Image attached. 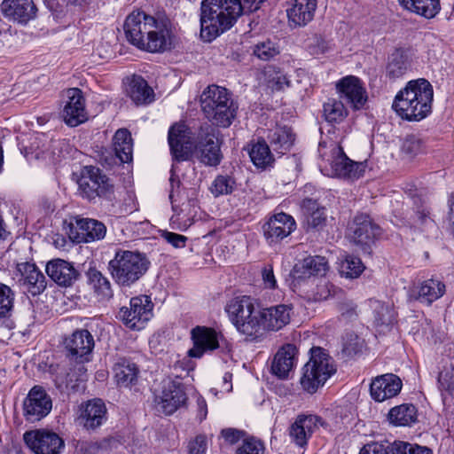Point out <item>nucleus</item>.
Wrapping results in <instances>:
<instances>
[{
	"instance_id": "1",
	"label": "nucleus",
	"mask_w": 454,
	"mask_h": 454,
	"mask_svg": "<svg viewBox=\"0 0 454 454\" xmlns=\"http://www.w3.org/2000/svg\"><path fill=\"white\" fill-rule=\"evenodd\" d=\"M265 0H203L200 36L207 42L231 28L243 12H253Z\"/></svg>"
},
{
	"instance_id": "2",
	"label": "nucleus",
	"mask_w": 454,
	"mask_h": 454,
	"mask_svg": "<svg viewBox=\"0 0 454 454\" xmlns=\"http://www.w3.org/2000/svg\"><path fill=\"white\" fill-rule=\"evenodd\" d=\"M433 98V86L427 80H411L395 95L392 108L403 120L419 121L431 114Z\"/></svg>"
},
{
	"instance_id": "3",
	"label": "nucleus",
	"mask_w": 454,
	"mask_h": 454,
	"mask_svg": "<svg viewBox=\"0 0 454 454\" xmlns=\"http://www.w3.org/2000/svg\"><path fill=\"white\" fill-rule=\"evenodd\" d=\"M200 106L213 127L229 128L236 120L239 103L224 87L208 85L200 95Z\"/></svg>"
},
{
	"instance_id": "4",
	"label": "nucleus",
	"mask_w": 454,
	"mask_h": 454,
	"mask_svg": "<svg viewBox=\"0 0 454 454\" xmlns=\"http://www.w3.org/2000/svg\"><path fill=\"white\" fill-rule=\"evenodd\" d=\"M340 100L329 98L324 104V114L329 122H338L343 120L348 113L344 106L345 101L355 110L364 107L367 101V94L361 81L356 76H346L336 84Z\"/></svg>"
},
{
	"instance_id": "5",
	"label": "nucleus",
	"mask_w": 454,
	"mask_h": 454,
	"mask_svg": "<svg viewBox=\"0 0 454 454\" xmlns=\"http://www.w3.org/2000/svg\"><path fill=\"white\" fill-rule=\"evenodd\" d=\"M150 261L143 253L118 249L108 262L107 270L116 285L126 288L135 285L148 270Z\"/></svg>"
},
{
	"instance_id": "6",
	"label": "nucleus",
	"mask_w": 454,
	"mask_h": 454,
	"mask_svg": "<svg viewBox=\"0 0 454 454\" xmlns=\"http://www.w3.org/2000/svg\"><path fill=\"white\" fill-rule=\"evenodd\" d=\"M226 311L236 329L246 336L247 340H263L262 311L257 309L249 296L236 298L230 301Z\"/></svg>"
},
{
	"instance_id": "7",
	"label": "nucleus",
	"mask_w": 454,
	"mask_h": 454,
	"mask_svg": "<svg viewBox=\"0 0 454 454\" xmlns=\"http://www.w3.org/2000/svg\"><path fill=\"white\" fill-rule=\"evenodd\" d=\"M318 153L325 166H321V171L329 176L339 177L347 180H355L361 177L365 167L362 162L350 160L343 151V148L336 142H320Z\"/></svg>"
},
{
	"instance_id": "8",
	"label": "nucleus",
	"mask_w": 454,
	"mask_h": 454,
	"mask_svg": "<svg viewBox=\"0 0 454 454\" xmlns=\"http://www.w3.org/2000/svg\"><path fill=\"white\" fill-rule=\"evenodd\" d=\"M335 372L329 355L322 348L314 347L310 349L309 360L302 368L301 387L305 392L314 394Z\"/></svg>"
},
{
	"instance_id": "9",
	"label": "nucleus",
	"mask_w": 454,
	"mask_h": 454,
	"mask_svg": "<svg viewBox=\"0 0 454 454\" xmlns=\"http://www.w3.org/2000/svg\"><path fill=\"white\" fill-rule=\"evenodd\" d=\"M78 186L82 197L90 202H96L97 199L111 202L115 199L114 184L98 168L85 167Z\"/></svg>"
},
{
	"instance_id": "10",
	"label": "nucleus",
	"mask_w": 454,
	"mask_h": 454,
	"mask_svg": "<svg viewBox=\"0 0 454 454\" xmlns=\"http://www.w3.org/2000/svg\"><path fill=\"white\" fill-rule=\"evenodd\" d=\"M220 131L210 124L201 125L193 145L198 160L207 167H217L223 155L221 151Z\"/></svg>"
},
{
	"instance_id": "11",
	"label": "nucleus",
	"mask_w": 454,
	"mask_h": 454,
	"mask_svg": "<svg viewBox=\"0 0 454 454\" xmlns=\"http://www.w3.org/2000/svg\"><path fill=\"white\" fill-rule=\"evenodd\" d=\"M153 304L147 295L132 297L129 306L120 309L118 317L123 324L132 329L140 330L153 316Z\"/></svg>"
},
{
	"instance_id": "12",
	"label": "nucleus",
	"mask_w": 454,
	"mask_h": 454,
	"mask_svg": "<svg viewBox=\"0 0 454 454\" xmlns=\"http://www.w3.org/2000/svg\"><path fill=\"white\" fill-rule=\"evenodd\" d=\"M350 231L352 242L370 255L372 246L381 235V228L369 215L362 214L354 218Z\"/></svg>"
},
{
	"instance_id": "13",
	"label": "nucleus",
	"mask_w": 454,
	"mask_h": 454,
	"mask_svg": "<svg viewBox=\"0 0 454 454\" xmlns=\"http://www.w3.org/2000/svg\"><path fill=\"white\" fill-rule=\"evenodd\" d=\"M63 344L70 361L83 364L90 360L95 341L87 329H76L65 338Z\"/></svg>"
},
{
	"instance_id": "14",
	"label": "nucleus",
	"mask_w": 454,
	"mask_h": 454,
	"mask_svg": "<svg viewBox=\"0 0 454 454\" xmlns=\"http://www.w3.org/2000/svg\"><path fill=\"white\" fill-rule=\"evenodd\" d=\"M22 408L27 421L37 422L51 412L52 400L43 387L35 385L28 391Z\"/></svg>"
},
{
	"instance_id": "15",
	"label": "nucleus",
	"mask_w": 454,
	"mask_h": 454,
	"mask_svg": "<svg viewBox=\"0 0 454 454\" xmlns=\"http://www.w3.org/2000/svg\"><path fill=\"white\" fill-rule=\"evenodd\" d=\"M155 17L146 14L144 11L132 12L126 18L123 26L127 40L141 50L145 45L146 36L151 32L152 26L155 24Z\"/></svg>"
},
{
	"instance_id": "16",
	"label": "nucleus",
	"mask_w": 454,
	"mask_h": 454,
	"mask_svg": "<svg viewBox=\"0 0 454 454\" xmlns=\"http://www.w3.org/2000/svg\"><path fill=\"white\" fill-rule=\"evenodd\" d=\"M23 439L35 454H60L65 446L64 440L58 434L45 429L27 431Z\"/></svg>"
},
{
	"instance_id": "17",
	"label": "nucleus",
	"mask_w": 454,
	"mask_h": 454,
	"mask_svg": "<svg viewBox=\"0 0 454 454\" xmlns=\"http://www.w3.org/2000/svg\"><path fill=\"white\" fill-rule=\"evenodd\" d=\"M141 50L149 52H164L173 47L174 35L171 23L167 19H156Z\"/></svg>"
},
{
	"instance_id": "18",
	"label": "nucleus",
	"mask_w": 454,
	"mask_h": 454,
	"mask_svg": "<svg viewBox=\"0 0 454 454\" xmlns=\"http://www.w3.org/2000/svg\"><path fill=\"white\" fill-rule=\"evenodd\" d=\"M70 236L76 243H90L102 240L106 234L104 223L92 218L75 217L71 223Z\"/></svg>"
},
{
	"instance_id": "19",
	"label": "nucleus",
	"mask_w": 454,
	"mask_h": 454,
	"mask_svg": "<svg viewBox=\"0 0 454 454\" xmlns=\"http://www.w3.org/2000/svg\"><path fill=\"white\" fill-rule=\"evenodd\" d=\"M15 278L20 286L33 296L42 294L46 288V278L34 263H18Z\"/></svg>"
},
{
	"instance_id": "20",
	"label": "nucleus",
	"mask_w": 454,
	"mask_h": 454,
	"mask_svg": "<svg viewBox=\"0 0 454 454\" xmlns=\"http://www.w3.org/2000/svg\"><path fill=\"white\" fill-rule=\"evenodd\" d=\"M296 229L294 217L284 212L271 215L263 224V235L270 244L278 243Z\"/></svg>"
},
{
	"instance_id": "21",
	"label": "nucleus",
	"mask_w": 454,
	"mask_h": 454,
	"mask_svg": "<svg viewBox=\"0 0 454 454\" xmlns=\"http://www.w3.org/2000/svg\"><path fill=\"white\" fill-rule=\"evenodd\" d=\"M67 101L62 111L64 121L70 127H76L87 121L85 99L82 91L78 88L67 90Z\"/></svg>"
},
{
	"instance_id": "22",
	"label": "nucleus",
	"mask_w": 454,
	"mask_h": 454,
	"mask_svg": "<svg viewBox=\"0 0 454 454\" xmlns=\"http://www.w3.org/2000/svg\"><path fill=\"white\" fill-rule=\"evenodd\" d=\"M184 124L176 123L168 130V141L174 160H188L192 153V143Z\"/></svg>"
},
{
	"instance_id": "23",
	"label": "nucleus",
	"mask_w": 454,
	"mask_h": 454,
	"mask_svg": "<svg viewBox=\"0 0 454 454\" xmlns=\"http://www.w3.org/2000/svg\"><path fill=\"white\" fill-rule=\"evenodd\" d=\"M323 424V419L317 415H299L289 427V436L296 445L304 447L315 430Z\"/></svg>"
},
{
	"instance_id": "24",
	"label": "nucleus",
	"mask_w": 454,
	"mask_h": 454,
	"mask_svg": "<svg viewBox=\"0 0 454 454\" xmlns=\"http://www.w3.org/2000/svg\"><path fill=\"white\" fill-rule=\"evenodd\" d=\"M403 387L401 379L393 373L377 376L370 385V394L376 402H383L396 396Z\"/></svg>"
},
{
	"instance_id": "25",
	"label": "nucleus",
	"mask_w": 454,
	"mask_h": 454,
	"mask_svg": "<svg viewBox=\"0 0 454 454\" xmlns=\"http://www.w3.org/2000/svg\"><path fill=\"white\" fill-rule=\"evenodd\" d=\"M193 347L188 351V356L200 358L206 352L219 348L217 333L206 326H196L191 332Z\"/></svg>"
},
{
	"instance_id": "26",
	"label": "nucleus",
	"mask_w": 454,
	"mask_h": 454,
	"mask_svg": "<svg viewBox=\"0 0 454 454\" xmlns=\"http://www.w3.org/2000/svg\"><path fill=\"white\" fill-rule=\"evenodd\" d=\"M158 402L162 411L170 415L185 403L186 394L180 382L171 380H164L161 395Z\"/></svg>"
},
{
	"instance_id": "27",
	"label": "nucleus",
	"mask_w": 454,
	"mask_h": 454,
	"mask_svg": "<svg viewBox=\"0 0 454 454\" xmlns=\"http://www.w3.org/2000/svg\"><path fill=\"white\" fill-rule=\"evenodd\" d=\"M46 272L58 286H72L81 277L73 263L63 259H53L47 262Z\"/></svg>"
},
{
	"instance_id": "28",
	"label": "nucleus",
	"mask_w": 454,
	"mask_h": 454,
	"mask_svg": "<svg viewBox=\"0 0 454 454\" xmlns=\"http://www.w3.org/2000/svg\"><path fill=\"white\" fill-rule=\"evenodd\" d=\"M297 356L298 348L295 345L291 343L283 345L272 359L270 366L272 374L281 380L287 379L289 372L295 366Z\"/></svg>"
},
{
	"instance_id": "29",
	"label": "nucleus",
	"mask_w": 454,
	"mask_h": 454,
	"mask_svg": "<svg viewBox=\"0 0 454 454\" xmlns=\"http://www.w3.org/2000/svg\"><path fill=\"white\" fill-rule=\"evenodd\" d=\"M262 326L263 328V339L266 332H277L281 330L290 322L291 308L285 304L271 306L261 309Z\"/></svg>"
},
{
	"instance_id": "30",
	"label": "nucleus",
	"mask_w": 454,
	"mask_h": 454,
	"mask_svg": "<svg viewBox=\"0 0 454 454\" xmlns=\"http://www.w3.org/2000/svg\"><path fill=\"white\" fill-rule=\"evenodd\" d=\"M1 10L5 17L22 24L34 19L37 12L33 0H4Z\"/></svg>"
},
{
	"instance_id": "31",
	"label": "nucleus",
	"mask_w": 454,
	"mask_h": 454,
	"mask_svg": "<svg viewBox=\"0 0 454 454\" xmlns=\"http://www.w3.org/2000/svg\"><path fill=\"white\" fill-rule=\"evenodd\" d=\"M328 270L329 265L325 257L309 255L295 263L292 274L296 279H304L311 276H323Z\"/></svg>"
},
{
	"instance_id": "32",
	"label": "nucleus",
	"mask_w": 454,
	"mask_h": 454,
	"mask_svg": "<svg viewBox=\"0 0 454 454\" xmlns=\"http://www.w3.org/2000/svg\"><path fill=\"white\" fill-rule=\"evenodd\" d=\"M411 68V60L408 51L403 48H395L392 53L387 56L386 64V77L391 81H395L403 77Z\"/></svg>"
},
{
	"instance_id": "33",
	"label": "nucleus",
	"mask_w": 454,
	"mask_h": 454,
	"mask_svg": "<svg viewBox=\"0 0 454 454\" xmlns=\"http://www.w3.org/2000/svg\"><path fill=\"white\" fill-rule=\"evenodd\" d=\"M289 4L290 7L286 10L289 21L303 27L313 20L317 0H290Z\"/></svg>"
},
{
	"instance_id": "34",
	"label": "nucleus",
	"mask_w": 454,
	"mask_h": 454,
	"mask_svg": "<svg viewBox=\"0 0 454 454\" xmlns=\"http://www.w3.org/2000/svg\"><path fill=\"white\" fill-rule=\"evenodd\" d=\"M106 408L101 399L89 401L79 418L87 430H95L106 420Z\"/></svg>"
},
{
	"instance_id": "35",
	"label": "nucleus",
	"mask_w": 454,
	"mask_h": 454,
	"mask_svg": "<svg viewBox=\"0 0 454 454\" xmlns=\"http://www.w3.org/2000/svg\"><path fill=\"white\" fill-rule=\"evenodd\" d=\"M301 213L308 229L320 230L325 225V208L317 200L306 198L301 202Z\"/></svg>"
},
{
	"instance_id": "36",
	"label": "nucleus",
	"mask_w": 454,
	"mask_h": 454,
	"mask_svg": "<svg viewBox=\"0 0 454 454\" xmlns=\"http://www.w3.org/2000/svg\"><path fill=\"white\" fill-rule=\"evenodd\" d=\"M268 140L273 151L284 155L293 146L294 142V134L290 127L277 126L270 130Z\"/></svg>"
},
{
	"instance_id": "37",
	"label": "nucleus",
	"mask_w": 454,
	"mask_h": 454,
	"mask_svg": "<svg viewBox=\"0 0 454 454\" xmlns=\"http://www.w3.org/2000/svg\"><path fill=\"white\" fill-rule=\"evenodd\" d=\"M398 3L404 10L426 19L434 18L441 10L440 0H398Z\"/></svg>"
},
{
	"instance_id": "38",
	"label": "nucleus",
	"mask_w": 454,
	"mask_h": 454,
	"mask_svg": "<svg viewBox=\"0 0 454 454\" xmlns=\"http://www.w3.org/2000/svg\"><path fill=\"white\" fill-rule=\"evenodd\" d=\"M128 95L136 105H147L154 100L153 90L139 75H134L129 86Z\"/></svg>"
},
{
	"instance_id": "39",
	"label": "nucleus",
	"mask_w": 454,
	"mask_h": 454,
	"mask_svg": "<svg viewBox=\"0 0 454 454\" xmlns=\"http://www.w3.org/2000/svg\"><path fill=\"white\" fill-rule=\"evenodd\" d=\"M413 293L416 300L429 305L443 295L445 286L441 281L431 278L422 282Z\"/></svg>"
},
{
	"instance_id": "40",
	"label": "nucleus",
	"mask_w": 454,
	"mask_h": 454,
	"mask_svg": "<svg viewBox=\"0 0 454 454\" xmlns=\"http://www.w3.org/2000/svg\"><path fill=\"white\" fill-rule=\"evenodd\" d=\"M87 283L94 293L102 299H110L114 295L109 279L96 268L90 267L86 272Z\"/></svg>"
},
{
	"instance_id": "41",
	"label": "nucleus",
	"mask_w": 454,
	"mask_h": 454,
	"mask_svg": "<svg viewBox=\"0 0 454 454\" xmlns=\"http://www.w3.org/2000/svg\"><path fill=\"white\" fill-rule=\"evenodd\" d=\"M113 145L115 155L121 162L131 161L133 146L131 134L128 129H120L115 132Z\"/></svg>"
},
{
	"instance_id": "42",
	"label": "nucleus",
	"mask_w": 454,
	"mask_h": 454,
	"mask_svg": "<svg viewBox=\"0 0 454 454\" xmlns=\"http://www.w3.org/2000/svg\"><path fill=\"white\" fill-rule=\"evenodd\" d=\"M114 372L118 385L129 387L137 381L138 368L136 364L121 358L115 364Z\"/></svg>"
},
{
	"instance_id": "43",
	"label": "nucleus",
	"mask_w": 454,
	"mask_h": 454,
	"mask_svg": "<svg viewBox=\"0 0 454 454\" xmlns=\"http://www.w3.org/2000/svg\"><path fill=\"white\" fill-rule=\"evenodd\" d=\"M388 419L395 426H409L417 419V409L408 403L395 406L389 411Z\"/></svg>"
},
{
	"instance_id": "44",
	"label": "nucleus",
	"mask_w": 454,
	"mask_h": 454,
	"mask_svg": "<svg viewBox=\"0 0 454 454\" xmlns=\"http://www.w3.org/2000/svg\"><path fill=\"white\" fill-rule=\"evenodd\" d=\"M249 156L254 166L261 168H266L274 160L270 147L263 139L253 145Z\"/></svg>"
},
{
	"instance_id": "45",
	"label": "nucleus",
	"mask_w": 454,
	"mask_h": 454,
	"mask_svg": "<svg viewBox=\"0 0 454 454\" xmlns=\"http://www.w3.org/2000/svg\"><path fill=\"white\" fill-rule=\"evenodd\" d=\"M235 179L228 175H218L210 186V192L215 197L228 195L236 189Z\"/></svg>"
},
{
	"instance_id": "46",
	"label": "nucleus",
	"mask_w": 454,
	"mask_h": 454,
	"mask_svg": "<svg viewBox=\"0 0 454 454\" xmlns=\"http://www.w3.org/2000/svg\"><path fill=\"white\" fill-rule=\"evenodd\" d=\"M401 151L409 159H413L425 152V143L419 136L410 134L403 138Z\"/></svg>"
},
{
	"instance_id": "47",
	"label": "nucleus",
	"mask_w": 454,
	"mask_h": 454,
	"mask_svg": "<svg viewBox=\"0 0 454 454\" xmlns=\"http://www.w3.org/2000/svg\"><path fill=\"white\" fill-rule=\"evenodd\" d=\"M15 294L12 288L0 282V318L12 316L14 308Z\"/></svg>"
},
{
	"instance_id": "48",
	"label": "nucleus",
	"mask_w": 454,
	"mask_h": 454,
	"mask_svg": "<svg viewBox=\"0 0 454 454\" xmlns=\"http://www.w3.org/2000/svg\"><path fill=\"white\" fill-rule=\"evenodd\" d=\"M279 53L278 44L269 39L259 42L253 47V54L263 61L270 60Z\"/></svg>"
},
{
	"instance_id": "49",
	"label": "nucleus",
	"mask_w": 454,
	"mask_h": 454,
	"mask_svg": "<svg viewBox=\"0 0 454 454\" xmlns=\"http://www.w3.org/2000/svg\"><path fill=\"white\" fill-rule=\"evenodd\" d=\"M364 267L360 258L348 255L340 265V273L346 278H355L360 276Z\"/></svg>"
},
{
	"instance_id": "50",
	"label": "nucleus",
	"mask_w": 454,
	"mask_h": 454,
	"mask_svg": "<svg viewBox=\"0 0 454 454\" xmlns=\"http://www.w3.org/2000/svg\"><path fill=\"white\" fill-rule=\"evenodd\" d=\"M392 454H433V452L425 446L406 442H395L392 446Z\"/></svg>"
},
{
	"instance_id": "51",
	"label": "nucleus",
	"mask_w": 454,
	"mask_h": 454,
	"mask_svg": "<svg viewBox=\"0 0 454 454\" xmlns=\"http://www.w3.org/2000/svg\"><path fill=\"white\" fill-rule=\"evenodd\" d=\"M337 288L326 279H320L313 294V298L317 301H325L334 296Z\"/></svg>"
},
{
	"instance_id": "52",
	"label": "nucleus",
	"mask_w": 454,
	"mask_h": 454,
	"mask_svg": "<svg viewBox=\"0 0 454 454\" xmlns=\"http://www.w3.org/2000/svg\"><path fill=\"white\" fill-rule=\"evenodd\" d=\"M265 447L262 441L255 438L246 439L238 448L236 454H264Z\"/></svg>"
},
{
	"instance_id": "53",
	"label": "nucleus",
	"mask_w": 454,
	"mask_h": 454,
	"mask_svg": "<svg viewBox=\"0 0 454 454\" xmlns=\"http://www.w3.org/2000/svg\"><path fill=\"white\" fill-rule=\"evenodd\" d=\"M268 86L273 90H282L289 87L290 82L286 75L280 70H273L268 74Z\"/></svg>"
},
{
	"instance_id": "54",
	"label": "nucleus",
	"mask_w": 454,
	"mask_h": 454,
	"mask_svg": "<svg viewBox=\"0 0 454 454\" xmlns=\"http://www.w3.org/2000/svg\"><path fill=\"white\" fill-rule=\"evenodd\" d=\"M393 443L384 442H370L365 444L360 450L359 454H392Z\"/></svg>"
},
{
	"instance_id": "55",
	"label": "nucleus",
	"mask_w": 454,
	"mask_h": 454,
	"mask_svg": "<svg viewBox=\"0 0 454 454\" xmlns=\"http://www.w3.org/2000/svg\"><path fill=\"white\" fill-rule=\"evenodd\" d=\"M309 48L312 54L318 55L328 51L331 48V44L324 36L316 35L312 37Z\"/></svg>"
},
{
	"instance_id": "56",
	"label": "nucleus",
	"mask_w": 454,
	"mask_h": 454,
	"mask_svg": "<svg viewBox=\"0 0 454 454\" xmlns=\"http://www.w3.org/2000/svg\"><path fill=\"white\" fill-rule=\"evenodd\" d=\"M393 312L388 307L380 305L375 310V322L377 325H389L394 322Z\"/></svg>"
},
{
	"instance_id": "57",
	"label": "nucleus",
	"mask_w": 454,
	"mask_h": 454,
	"mask_svg": "<svg viewBox=\"0 0 454 454\" xmlns=\"http://www.w3.org/2000/svg\"><path fill=\"white\" fill-rule=\"evenodd\" d=\"M438 385L441 391H446L450 394L454 393V370L451 372H440L438 376Z\"/></svg>"
},
{
	"instance_id": "58",
	"label": "nucleus",
	"mask_w": 454,
	"mask_h": 454,
	"mask_svg": "<svg viewBox=\"0 0 454 454\" xmlns=\"http://www.w3.org/2000/svg\"><path fill=\"white\" fill-rule=\"evenodd\" d=\"M190 454H205L207 449V436L205 434L197 435L194 440L189 443Z\"/></svg>"
},
{
	"instance_id": "59",
	"label": "nucleus",
	"mask_w": 454,
	"mask_h": 454,
	"mask_svg": "<svg viewBox=\"0 0 454 454\" xmlns=\"http://www.w3.org/2000/svg\"><path fill=\"white\" fill-rule=\"evenodd\" d=\"M161 237L168 242L169 243L170 245H172L175 248H183L186 246V242H187V237L184 236V235H181V234H178V233H175V232H171V231H164L161 234Z\"/></svg>"
},
{
	"instance_id": "60",
	"label": "nucleus",
	"mask_w": 454,
	"mask_h": 454,
	"mask_svg": "<svg viewBox=\"0 0 454 454\" xmlns=\"http://www.w3.org/2000/svg\"><path fill=\"white\" fill-rule=\"evenodd\" d=\"M51 373L57 388L63 389L67 387L68 372L65 367L58 366L57 369L53 371L52 366H51Z\"/></svg>"
},
{
	"instance_id": "61",
	"label": "nucleus",
	"mask_w": 454,
	"mask_h": 454,
	"mask_svg": "<svg viewBox=\"0 0 454 454\" xmlns=\"http://www.w3.org/2000/svg\"><path fill=\"white\" fill-rule=\"evenodd\" d=\"M221 435L227 442L234 444L240 440L243 432L235 428H225L221 431Z\"/></svg>"
},
{
	"instance_id": "62",
	"label": "nucleus",
	"mask_w": 454,
	"mask_h": 454,
	"mask_svg": "<svg viewBox=\"0 0 454 454\" xmlns=\"http://www.w3.org/2000/svg\"><path fill=\"white\" fill-rule=\"evenodd\" d=\"M262 276L263 282L267 287L271 289L276 287L277 281L275 279L273 269L271 266L269 265L263 268V270H262Z\"/></svg>"
},
{
	"instance_id": "63",
	"label": "nucleus",
	"mask_w": 454,
	"mask_h": 454,
	"mask_svg": "<svg viewBox=\"0 0 454 454\" xmlns=\"http://www.w3.org/2000/svg\"><path fill=\"white\" fill-rule=\"evenodd\" d=\"M171 176H170V178H169V183H170V191H169V200L172 203V207H174V205H173V198L175 196V193L178 191L180 185H181V181L178 177L177 175H176L175 173V170H174V166H172L171 168Z\"/></svg>"
},
{
	"instance_id": "64",
	"label": "nucleus",
	"mask_w": 454,
	"mask_h": 454,
	"mask_svg": "<svg viewBox=\"0 0 454 454\" xmlns=\"http://www.w3.org/2000/svg\"><path fill=\"white\" fill-rule=\"evenodd\" d=\"M67 145V143L65 142V140H51V158L53 160H58L59 158H60L62 155V148L64 146Z\"/></svg>"
}]
</instances>
